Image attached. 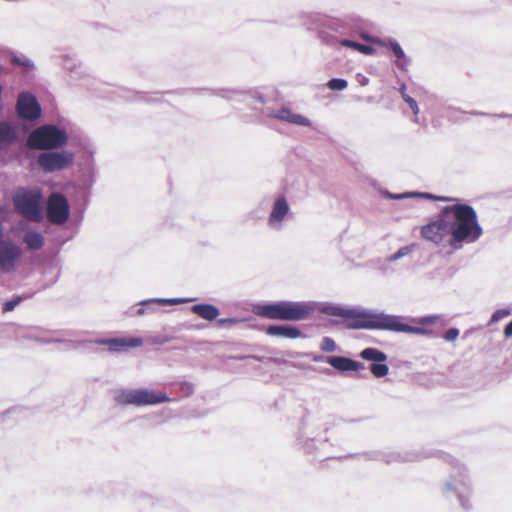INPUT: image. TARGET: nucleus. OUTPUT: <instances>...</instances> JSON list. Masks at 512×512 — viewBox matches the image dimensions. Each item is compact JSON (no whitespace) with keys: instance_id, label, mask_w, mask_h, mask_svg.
I'll use <instances>...</instances> for the list:
<instances>
[{"instance_id":"2","label":"nucleus","mask_w":512,"mask_h":512,"mask_svg":"<svg viewBox=\"0 0 512 512\" xmlns=\"http://www.w3.org/2000/svg\"><path fill=\"white\" fill-rule=\"evenodd\" d=\"M447 216L449 239L446 241L454 250L463 243L477 241L483 233L475 209L468 204H455L444 207Z\"/></svg>"},{"instance_id":"49","label":"nucleus","mask_w":512,"mask_h":512,"mask_svg":"<svg viewBox=\"0 0 512 512\" xmlns=\"http://www.w3.org/2000/svg\"><path fill=\"white\" fill-rule=\"evenodd\" d=\"M145 312H146V309L143 306V307L137 309L136 315L141 316V315H144Z\"/></svg>"},{"instance_id":"46","label":"nucleus","mask_w":512,"mask_h":512,"mask_svg":"<svg viewBox=\"0 0 512 512\" xmlns=\"http://www.w3.org/2000/svg\"><path fill=\"white\" fill-rule=\"evenodd\" d=\"M168 341H170V338H168V337H163V338L162 337H156L154 339V343H157V344H163V343H166Z\"/></svg>"},{"instance_id":"5","label":"nucleus","mask_w":512,"mask_h":512,"mask_svg":"<svg viewBox=\"0 0 512 512\" xmlns=\"http://www.w3.org/2000/svg\"><path fill=\"white\" fill-rule=\"evenodd\" d=\"M15 211L33 222H40L42 215L43 195L40 190L18 188L12 197Z\"/></svg>"},{"instance_id":"53","label":"nucleus","mask_w":512,"mask_h":512,"mask_svg":"<svg viewBox=\"0 0 512 512\" xmlns=\"http://www.w3.org/2000/svg\"><path fill=\"white\" fill-rule=\"evenodd\" d=\"M225 322H226V324H227V323H234L235 321H234L233 319H228V318H226V319H225Z\"/></svg>"},{"instance_id":"55","label":"nucleus","mask_w":512,"mask_h":512,"mask_svg":"<svg viewBox=\"0 0 512 512\" xmlns=\"http://www.w3.org/2000/svg\"><path fill=\"white\" fill-rule=\"evenodd\" d=\"M368 82V78L362 79V84H366Z\"/></svg>"},{"instance_id":"37","label":"nucleus","mask_w":512,"mask_h":512,"mask_svg":"<svg viewBox=\"0 0 512 512\" xmlns=\"http://www.w3.org/2000/svg\"><path fill=\"white\" fill-rule=\"evenodd\" d=\"M459 329L455 327L449 328L443 335L444 340L451 342L458 338L459 336Z\"/></svg>"},{"instance_id":"43","label":"nucleus","mask_w":512,"mask_h":512,"mask_svg":"<svg viewBox=\"0 0 512 512\" xmlns=\"http://www.w3.org/2000/svg\"><path fill=\"white\" fill-rule=\"evenodd\" d=\"M469 114L470 115H474V116H493V117H499V118H506V117L510 116V115L505 114V113H501V114H487V113L479 112V111H471V112H469Z\"/></svg>"},{"instance_id":"25","label":"nucleus","mask_w":512,"mask_h":512,"mask_svg":"<svg viewBox=\"0 0 512 512\" xmlns=\"http://www.w3.org/2000/svg\"><path fill=\"white\" fill-rule=\"evenodd\" d=\"M194 301V298H151L140 302V305L147 307L148 311H154L152 305L154 304H182Z\"/></svg>"},{"instance_id":"40","label":"nucleus","mask_w":512,"mask_h":512,"mask_svg":"<svg viewBox=\"0 0 512 512\" xmlns=\"http://www.w3.org/2000/svg\"><path fill=\"white\" fill-rule=\"evenodd\" d=\"M49 269L55 271V276L50 280V284H54L59 279L60 274H61V270L58 267V264L56 262L51 263L50 266H49Z\"/></svg>"},{"instance_id":"52","label":"nucleus","mask_w":512,"mask_h":512,"mask_svg":"<svg viewBox=\"0 0 512 512\" xmlns=\"http://www.w3.org/2000/svg\"><path fill=\"white\" fill-rule=\"evenodd\" d=\"M217 323H218V325H220V326L224 325V318L218 319V320H217Z\"/></svg>"},{"instance_id":"38","label":"nucleus","mask_w":512,"mask_h":512,"mask_svg":"<svg viewBox=\"0 0 512 512\" xmlns=\"http://www.w3.org/2000/svg\"><path fill=\"white\" fill-rule=\"evenodd\" d=\"M242 97H245V94L236 90H228L226 89V100H234V99H240Z\"/></svg>"},{"instance_id":"45","label":"nucleus","mask_w":512,"mask_h":512,"mask_svg":"<svg viewBox=\"0 0 512 512\" xmlns=\"http://www.w3.org/2000/svg\"><path fill=\"white\" fill-rule=\"evenodd\" d=\"M504 336L506 338L512 337V320L505 326Z\"/></svg>"},{"instance_id":"29","label":"nucleus","mask_w":512,"mask_h":512,"mask_svg":"<svg viewBox=\"0 0 512 512\" xmlns=\"http://www.w3.org/2000/svg\"><path fill=\"white\" fill-rule=\"evenodd\" d=\"M399 92L402 96V99L409 105L410 109L412 110L413 114L414 115H417L419 113V107H418V104L416 102V100L411 97L410 95H408L406 93V84L402 83L400 88H399Z\"/></svg>"},{"instance_id":"41","label":"nucleus","mask_w":512,"mask_h":512,"mask_svg":"<svg viewBox=\"0 0 512 512\" xmlns=\"http://www.w3.org/2000/svg\"><path fill=\"white\" fill-rule=\"evenodd\" d=\"M359 52L365 54V55H372L375 53V49L372 47V46H369V45H365V44H362L360 43L359 44V47H358V50Z\"/></svg>"},{"instance_id":"11","label":"nucleus","mask_w":512,"mask_h":512,"mask_svg":"<svg viewBox=\"0 0 512 512\" xmlns=\"http://www.w3.org/2000/svg\"><path fill=\"white\" fill-rule=\"evenodd\" d=\"M312 22L316 25L317 28H327L335 32L343 33L346 29L345 21L336 18H330L325 15L314 14L311 16ZM319 38L321 41L329 46H336L339 44V39L325 31L324 29L319 31Z\"/></svg>"},{"instance_id":"56","label":"nucleus","mask_w":512,"mask_h":512,"mask_svg":"<svg viewBox=\"0 0 512 512\" xmlns=\"http://www.w3.org/2000/svg\"><path fill=\"white\" fill-rule=\"evenodd\" d=\"M368 82V78L362 79V84H366Z\"/></svg>"},{"instance_id":"26","label":"nucleus","mask_w":512,"mask_h":512,"mask_svg":"<svg viewBox=\"0 0 512 512\" xmlns=\"http://www.w3.org/2000/svg\"><path fill=\"white\" fill-rule=\"evenodd\" d=\"M360 357L364 360L372 361V363L385 362L387 360V355L383 351L373 347L363 349L360 352Z\"/></svg>"},{"instance_id":"10","label":"nucleus","mask_w":512,"mask_h":512,"mask_svg":"<svg viewBox=\"0 0 512 512\" xmlns=\"http://www.w3.org/2000/svg\"><path fill=\"white\" fill-rule=\"evenodd\" d=\"M47 219L57 225L67 222L70 217V206L66 196L60 192L52 193L46 204Z\"/></svg>"},{"instance_id":"6","label":"nucleus","mask_w":512,"mask_h":512,"mask_svg":"<svg viewBox=\"0 0 512 512\" xmlns=\"http://www.w3.org/2000/svg\"><path fill=\"white\" fill-rule=\"evenodd\" d=\"M114 400L121 405L149 406L170 401L166 392L146 388L121 389L116 392Z\"/></svg>"},{"instance_id":"30","label":"nucleus","mask_w":512,"mask_h":512,"mask_svg":"<svg viewBox=\"0 0 512 512\" xmlns=\"http://www.w3.org/2000/svg\"><path fill=\"white\" fill-rule=\"evenodd\" d=\"M369 369H370L371 373L377 378L384 377L389 372V367L387 364H385V362L371 363Z\"/></svg>"},{"instance_id":"1","label":"nucleus","mask_w":512,"mask_h":512,"mask_svg":"<svg viewBox=\"0 0 512 512\" xmlns=\"http://www.w3.org/2000/svg\"><path fill=\"white\" fill-rule=\"evenodd\" d=\"M319 312L327 316L341 317L348 320L345 326L347 329L351 330H386L420 335L430 333L426 328L403 323L402 316L391 315L378 310L345 308L331 302H323L319 307Z\"/></svg>"},{"instance_id":"28","label":"nucleus","mask_w":512,"mask_h":512,"mask_svg":"<svg viewBox=\"0 0 512 512\" xmlns=\"http://www.w3.org/2000/svg\"><path fill=\"white\" fill-rule=\"evenodd\" d=\"M11 63L23 67L26 72L34 67L32 60L25 55L12 54Z\"/></svg>"},{"instance_id":"57","label":"nucleus","mask_w":512,"mask_h":512,"mask_svg":"<svg viewBox=\"0 0 512 512\" xmlns=\"http://www.w3.org/2000/svg\"><path fill=\"white\" fill-rule=\"evenodd\" d=\"M511 117H512V115H511Z\"/></svg>"},{"instance_id":"17","label":"nucleus","mask_w":512,"mask_h":512,"mask_svg":"<svg viewBox=\"0 0 512 512\" xmlns=\"http://www.w3.org/2000/svg\"><path fill=\"white\" fill-rule=\"evenodd\" d=\"M363 38L367 41H372L378 45L389 48L393 54L396 56L397 60L395 61V65L402 71H407L408 66L410 65V59L406 56L404 50L400 46L399 42L396 39L389 38L387 41L381 39H373L366 36Z\"/></svg>"},{"instance_id":"8","label":"nucleus","mask_w":512,"mask_h":512,"mask_svg":"<svg viewBox=\"0 0 512 512\" xmlns=\"http://www.w3.org/2000/svg\"><path fill=\"white\" fill-rule=\"evenodd\" d=\"M15 111L19 119L30 123L37 122L42 116V108L37 97L29 91L18 94Z\"/></svg>"},{"instance_id":"24","label":"nucleus","mask_w":512,"mask_h":512,"mask_svg":"<svg viewBox=\"0 0 512 512\" xmlns=\"http://www.w3.org/2000/svg\"><path fill=\"white\" fill-rule=\"evenodd\" d=\"M23 242L28 249L36 251L44 246L45 240L40 232L29 229L24 233Z\"/></svg>"},{"instance_id":"51","label":"nucleus","mask_w":512,"mask_h":512,"mask_svg":"<svg viewBox=\"0 0 512 512\" xmlns=\"http://www.w3.org/2000/svg\"><path fill=\"white\" fill-rule=\"evenodd\" d=\"M257 100H258L259 102H261V103H265L264 97H263L262 95H259V96L257 97Z\"/></svg>"},{"instance_id":"50","label":"nucleus","mask_w":512,"mask_h":512,"mask_svg":"<svg viewBox=\"0 0 512 512\" xmlns=\"http://www.w3.org/2000/svg\"><path fill=\"white\" fill-rule=\"evenodd\" d=\"M3 237H4L3 225H2V222L0 221V242L3 241Z\"/></svg>"},{"instance_id":"21","label":"nucleus","mask_w":512,"mask_h":512,"mask_svg":"<svg viewBox=\"0 0 512 512\" xmlns=\"http://www.w3.org/2000/svg\"><path fill=\"white\" fill-rule=\"evenodd\" d=\"M266 334L273 337H281L287 339H297L305 337L302 331L290 324H271L266 329Z\"/></svg>"},{"instance_id":"16","label":"nucleus","mask_w":512,"mask_h":512,"mask_svg":"<svg viewBox=\"0 0 512 512\" xmlns=\"http://www.w3.org/2000/svg\"><path fill=\"white\" fill-rule=\"evenodd\" d=\"M313 361L328 363L334 369H336L342 373L349 372V371L365 370L364 363L353 360V359L345 357V356L318 355V356L313 357Z\"/></svg>"},{"instance_id":"12","label":"nucleus","mask_w":512,"mask_h":512,"mask_svg":"<svg viewBox=\"0 0 512 512\" xmlns=\"http://www.w3.org/2000/svg\"><path fill=\"white\" fill-rule=\"evenodd\" d=\"M312 22L316 25L317 28H327L335 32L343 33L346 29L345 21L336 18H330L325 15L314 14L311 16ZM319 38L321 41L329 46H336L339 44V39L325 31L324 29L319 31Z\"/></svg>"},{"instance_id":"13","label":"nucleus","mask_w":512,"mask_h":512,"mask_svg":"<svg viewBox=\"0 0 512 512\" xmlns=\"http://www.w3.org/2000/svg\"><path fill=\"white\" fill-rule=\"evenodd\" d=\"M447 225V216L444 214V208L440 211L438 218L435 221H432L426 225H424L421 229V235L437 244L441 245L445 242V238L449 235Z\"/></svg>"},{"instance_id":"27","label":"nucleus","mask_w":512,"mask_h":512,"mask_svg":"<svg viewBox=\"0 0 512 512\" xmlns=\"http://www.w3.org/2000/svg\"><path fill=\"white\" fill-rule=\"evenodd\" d=\"M385 197L389 199H404V198H410V197H420V198H432V194L425 193V192H406L401 194H393L389 191H385L384 193Z\"/></svg>"},{"instance_id":"31","label":"nucleus","mask_w":512,"mask_h":512,"mask_svg":"<svg viewBox=\"0 0 512 512\" xmlns=\"http://www.w3.org/2000/svg\"><path fill=\"white\" fill-rule=\"evenodd\" d=\"M347 86L348 82L343 78H332L327 82V87L333 91H342Z\"/></svg>"},{"instance_id":"39","label":"nucleus","mask_w":512,"mask_h":512,"mask_svg":"<svg viewBox=\"0 0 512 512\" xmlns=\"http://www.w3.org/2000/svg\"><path fill=\"white\" fill-rule=\"evenodd\" d=\"M339 44L343 47L351 48L357 51L360 43L349 39H341Z\"/></svg>"},{"instance_id":"19","label":"nucleus","mask_w":512,"mask_h":512,"mask_svg":"<svg viewBox=\"0 0 512 512\" xmlns=\"http://www.w3.org/2000/svg\"><path fill=\"white\" fill-rule=\"evenodd\" d=\"M369 459H375V460H381L384 461L386 464H391L394 462H409V461H418L421 460L427 455H423L420 452H405V453H398V452H390V453H381V452H374L371 454H366Z\"/></svg>"},{"instance_id":"15","label":"nucleus","mask_w":512,"mask_h":512,"mask_svg":"<svg viewBox=\"0 0 512 512\" xmlns=\"http://www.w3.org/2000/svg\"><path fill=\"white\" fill-rule=\"evenodd\" d=\"M89 343H93L99 346H107L108 351L111 353H121L127 351L129 348H135L142 345L143 341L139 337H116V338H97L90 340Z\"/></svg>"},{"instance_id":"47","label":"nucleus","mask_w":512,"mask_h":512,"mask_svg":"<svg viewBox=\"0 0 512 512\" xmlns=\"http://www.w3.org/2000/svg\"><path fill=\"white\" fill-rule=\"evenodd\" d=\"M64 67L68 70H72V68L74 67V65H72V60L66 59L64 62Z\"/></svg>"},{"instance_id":"32","label":"nucleus","mask_w":512,"mask_h":512,"mask_svg":"<svg viewBox=\"0 0 512 512\" xmlns=\"http://www.w3.org/2000/svg\"><path fill=\"white\" fill-rule=\"evenodd\" d=\"M320 349L323 352H334L337 350V345L331 337H324L320 344Z\"/></svg>"},{"instance_id":"7","label":"nucleus","mask_w":512,"mask_h":512,"mask_svg":"<svg viewBox=\"0 0 512 512\" xmlns=\"http://www.w3.org/2000/svg\"><path fill=\"white\" fill-rule=\"evenodd\" d=\"M452 464L453 472L451 474V481L445 483L443 492L446 497L452 494L457 496L461 507L465 510H469L471 508V504L468 500L470 483L466 475V469L454 459H452Z\"/></svg>"},{"instance_id":"54","label":"nucleus","mask_w":512,"mask_h":512,"mask_svg":"<svg viewBox=\"0 0 512 512\" xmlns=\"http://www.w3.org/2000/svg\"><path fill=\"white\" fill-rule=\"evenodd\" d=\"M249 358H253V359H256L258 361H261V358L257 357V356H249Z\"/></svg>"},{"instance_id":"48","label":"nucleus","mask_w":512,"mask_h":512,"mask_svg":"<svg viewBox=\"0 0 512 512\" xmlns=\"http://www.w3.org/2000/svg\"><path fill=\"white\" fill-rule=\"evenodd\" d=\"M432 200H440V201H449L451 200L449 197H444V196H435L432 194Z\"/></svg>"},{"instance_id":"34","label":"nucleus","mask_w":512,"mask_h":512,"mask_svg":"<svg viewBox=\"0 0 512 512\" xmlns=\"http://www.w3.org/2000/svg\"><path fill=\"white\" fill-rule=\"evenodd\" d=\"M22 301V297L17 296L3 303L2 311L4 313L13 311Z\"/></svg>"},{"instance_id":"9","label":"nucleus","mask_w":512,"mask_h":512,"mask_svg":"<svg viewBox=\"0 0 512 512\" xmlns=\"http://www.w3.org/2000/svg\"><path fill=\"white\" fill-rule=\"evenodd\" d=\"M74 161V153L68 150H47L37 157V164L46 173H52L67 168Z\"/></svg>"},{"instance_id":"36","label":"nucleus","mask_w":512,"mask_h":512,"mask_svg":"<svg viewBox=\"0 0 512 512\" xmlns=\"http://www.w3.org/2000/svg\"><path fill=\"white\" fill-rule=\"evenodd\" d=\"M41 341H42V343H46V344H49V343H63V344H65L67 349H75L77 347V343L74 342V341H70V340H61V339L49 338V339H43Z\"/></svg>"},{"instance_id":"42","label":"nucleus","mask_w":512,"mask_h":512,"mask_svg":"<svg viewBox=\"0 0 512 512\" xmlns=\"http://www.w3.org/2000/svg\"><path fill=\"white\" fill-rule=\"evenodd\" d=\"M314 442H315V439L314 438H311V439H306L304 442H303V448L304 450L307 452V453H313L315 448H314Z\"/></svg>"},{"instance_id":"22","label":"nucleus","mask_w":512,"mask_h":512,"mask_svg":"<svg viewBox=\"0 0 512 512\" xmlns=\"http://www.w3.org/2000/svg\"><path fill=\"white\" fill-rule=\"evenodd\" d=\"M270 116L275 119L285 121V122H288L291 124L299 125V126L310 127L312 124L308 118H306L300 114L293 113L291 111V109H289L287 107H282L278 111L271 113Z\"/></svg>"},{"instance_id":"4","label":"nucleus","mask_w":512,"mask_h":512,"mask_svg":"<svg viewBox=\"0 0 512 512\" xmlns=\"http://www.w3.org/2000/svg\"><path fill=\"white\" fill-rule=\"evenodd\" d=\"M65 129L55 124H44L35 128L27 138V146L38 150H57L68 143Z\"/></svg>"},{"instance_id":"23","label":"nucleus","mask_w":512,"mask_h":512,"mask_svg":"<svg viewBox=\"0 0 512 512\" xmlns=\"http://www.w3.org/2000/svg\"><path fill=\"white\" fill-rule=\"evenodd\" d=\"M191 311L207 321L216 320L220 315V310L213 304L200 303L191 307Z\"/></svg>"},{"instance_id":"18","label":"nucleus","mask_w":512,"mask_h":512,"mask_svg":"<svg viewBox=\"0 0 512 512\" xmlns=\"http://www.w3.org/2000/svg\"><path fill=\"white\" fill-rule=\"evenodd\" d=\"M20 139L18 126L9 120L0 121V151H7Z\"/></svg>"},{"instance_id":"33","label":"nucleus","mask_w":512,"mask_h":512,"mask_svg":"<svg viewBox=\"0 0 512 512\" xmlns=\"http://www.w3.org/2000/svg\"><path fill=\"white\" fill-rule=\"evenodd\" d=\"M510 314H511V309L510 308L497 309L491 315L490 323L498 322L499 320H501L504 317L509 316Z\"/></svg>"},{"instance_id":"44","label":"nucleus","mask_w":512,"mask_h":512,"mask_svg":"<svg viewBox=\"0 0 512 512\" xmlns=\"http://www.w3.org/2000/svg\"><path fill=\"white\" fill-rule=\"evenodd\" d=\"M437 318H438V316H436V315H429V316L421 317L418 319V323H420L422 325L433 324Z\"/></svg>"},{"instance_id":"20","label":"nucleus","mask_w":512,"mask_h":512,"mask_svg":"<svg viewBox=\"0 0 512 512\" xmlns=\"http://www.w3.org/2000/svg\"><path fill=\"white\" fill-rule=\"evenodd\" d=\"M289 212V205L284 196H279L273 206L268 218V223L273 228H280L281 223Z\"/></svg>"},{"instance_id":"3","label":"nucleus","mask_w":512,"mask_h":512,"mask_svg":"<svg viewBox=\"0 0 512 512\" xmlns=\"http://www.w3.org/2000/svg\"><path fill=\"white\" fill-rule=\"evenodd\" d=\"M322 303L313 301H277L256 304L253 313L257 316L281 321H303L308 319Z\"/></svg>"},{"instance_id":"14","label":"nucleus","mask_w":512,"mask_h":512,"mask_svg":"<svg viewBox=\"0 0 512 512\" xmlns=\"http://www.w3.org/2000/svg\"><path fill=\"white\" fill-rule=\"evenodd\" d=\"M22 256V249L10 240L0 242V271L12 273L15 271L17 262Z\"/></svg>"},{"instance_id":"35","label":"nucleus","mask_w":512,"mask_h":512,"mask_svg":"<svg viewBox=\"0 0 512 512\" xmlns=\"http://www.w3.org/2000/svg\"><path fill=\"white\" fill-rule=\"evenodd\" d=\"M410 252H411V248L409 246L401 247L397 252H395L394 254H392L388 257V261L395 262V261L399 260L400 258L408 255Z\"/></svg>"}]
</instances>
